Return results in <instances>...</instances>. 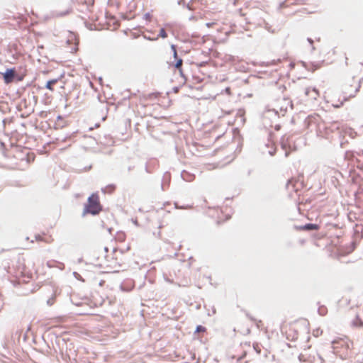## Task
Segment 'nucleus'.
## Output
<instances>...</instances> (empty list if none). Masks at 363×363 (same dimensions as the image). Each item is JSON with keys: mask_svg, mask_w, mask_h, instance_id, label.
Instances as JSON below:
<instances>
[{"mask_svg": "<svg viewBox=\"0 0 363 363\" xmlns=\"http://www.w3.org/2000/svg\"><path fill=\"white\" fill-rule=\"evenodd\" d=\"M16 75V71L14 69H8L5 73L3 74L4 82L6 84H10L13 81Z\"/></svg>", "mask_w": 363, "mask_h": 363, "instance_id": "obj_6", "label": "nucleus"}, {"mask_svg": "<svg viewBox=\"0 0 363 363\" xmlns=\"http://www.w3.org/2000/svg\"><path fill=\"white\" fill-rule=\"evenodd\" d=\"M173 54H174V58L177 59V50H174Z\"/></svg>", "mask_w": 363, "mask_h": 363, "instance_id": "obj_20", "label": "nucleus"}, {"mask_svg": "<svg viewBox=\"0 0 363 363\" xmlns=\"http://www.w3.org/2000/svg\"><path fill=\"white\" fill-rule=\"evenodd\" d=\"M144 17L147 21H150L152 19V15L150 13H145Z\"/></svg>", "mask_w": 363, "mask_h": 363, "instance_id": "obj_15", "label": "nucleus"}, {"mask_svg": "<svg viewBox=\"0 0 363 363\" xmlns=\"http://www.w3.org/2000/svg\"><path fill=\"white\" fill-rule=\"evenodd\" d=\"M327 60H328L327 64L333 62V60L327 59Z\"/></svg>", "mask_w": 363, "mask_h": 363, "instance_id": "obj_21", "label": "nucleus"}, {"mask_svg": "<svg viewBox=\"0 0 363 363\" xmlns=\"http://www.w3.org/2000/svg\"><path fill=\"white\" fill-rule=\"evenodd\" d=\"M320 228H319V225H317V224H313V223H308V224H306L302 227H301V230H318Z\"/></svg>", "mask_w": 363, "mask_h": 363, "instance_id": "obj_10", "label": "nucleus"}, {"mask_svg": "<svg viewBox=\"0 0 363 363\" xmlns=\"http://www.w3.org/2000/svg\"><path fill=\"white\" fill-rule=\"evenodd\" d=\"M183 64V60L181 58L177 59V62L175 64V67L179 69V72H182V66Z\"/></svg>", "mask_w": 363, "mask_h": 363, "instance_id": "obj_12", "label": "nucleus"}, {"mask_svg": "<svg viewBox=\"0 0 363 363\" xmlns=\"http://www.w3.org/2000/svg\"><path fill=\"white\" fill-rule=\"evenodd\" d=\"M35 239L37 242H44L48 244H50L54 241L51 235L45 233L36 234L35 235Z\"/></svg>", "mask_w": 363, "mask_h": 363, "instance_id": "obj_5", "label": "nucleus"}, {"mask_svg": "<svg viewBox=\"0 0 363 363\" xmlns=\"http://www.w3.org/2000/svg\"><path fill=\"white\" fill-rule=\"evenodd\" d=\"M72 12V9L71 7L67 8L64 11H57L55 13L56 17H64L70 14Z\"/></svg>", "mask_w": 363, "mask_h": 363, "instance_id": "obj_9", "label": "nucleus"}, {"mask_svg": "<svg viewBox=\"0 0 363 363\" xmlns=\"http://www.w3.org/2000/svg\"><path fill=\"white\" fill-rule=\"evenodd\" d=\"M342 131L343 133V137L349 136L352 139H354L357 137V133L350 127H342Z\"/></svg>", "mask_w": 363, "mask_h": 363, "instance_id": "obj_7", "label": "nucleus"}, {"mask_svg": "<svg viewBox=\"0 0 363 363\" xmlns=\"http://www.w3.org/2000/svg\"><path fill=\"white\" fill-rule=\"evenodd\" d=\"M102 210V206L100 203L99 196L98 194H92L87 199V203L85 204L83 215L92 214L97 215Z\"/></svg>", "mask_w": 363, "mask_h": 363, "instance_id": "obj_3", "label": "nucleus"}, {"mask_svg": "<svg viewBox=\"0 0 363 363\" xmlns=\"http://www.w3.org/2000/svg\"><path fill=\"white\" fill-rule=\"evenodd\" d=\"M362 155H363V151H362Z\"/></svg>", "mask_w": 363, "mask_h": 363, "instance_id": "obj_22", "label": "nucleus"}, {"mask_svg": "<svg viewBox=\"0 0 363 363\" xmlns=\"http://www.w3.org/2000/svg\"><path fill=\"white\" fill-rule=\"evenodd\" d=\"M360 84L356 81H352L350 84H346L342 88L340 91L335 94L333 96V105L339 108L344 104V102L354 98L359 91Z\"/></svg>", "mask_w": 363, "mask_h": 363, "instance_id": "obj_1", "label": "nucleus"}, {"mask_svg": "<svg viewBox=\"0 0 363 363\" xmlns=\"http://www.w3.org/2000/svg\"><path fill=\"white\" fill-rule=\"evenodd\" d=\"M328 55H335V51L333 50H330L328 52H327Z\"/></svg>", "mask_w": 363, "mask_h": 363, "instance_id": "obj_18", "label": "nucleus"}, {"mask_svg": "<svg viewBox=\"0 0 363 363\" xmlns=\"http://www.w3.org/2000/svg\"><path fill=\"white\" fill-rule=\"evenodd\" d=\"M298 324V320L290 323L284 321L281 325V330L282 333L286 334L288 339L294 340L298 338V335L297 328Z\"/></svg>", "mask_w": 363, "mask_h": 363, "instance_id": "obj_4", "label": "nucleus"}, {"mask_svg": "<svg viewBox=\"0 0 363 363\" xmlns=\"http://www.w3.org/2000/svg\"><path fill=\"white\" fill-rule=\"evenodd\" d=\"M206 330V328L202 325H198L196 329V333H204Z\"/></svg>", "mask_w": 363, "mask_h": 363, "instance_id": "obj_14", "label": "nucleus"}, {"mask_svg": "<svg viewBox=\"0 0 363 363\" xmlns=\"http://www.w3.org/2000/svg\"><path fill=\"white\" fill-rule=\"evenodd\" d=\"M57 79H52V80L48 81L46 84V88L50 91H53L54 90L53 85L57 83Z\"/></svg>", "mask_w": 363, "mask_h": 363, "instance_id": "obj_11", "label": "nucleus"}, {"mask_svg": "<svg viewBox=\"0 0 363 363\" xmlns=\"http://www.w3.org/2000/svg\"><path fill=\"white\" fill-rule=\"evenodd\" d=\"M216 22H211V23H207L206 24V26L208 27V28H211L213 27L214 25H216Z\"/></svg>", "mask_w": 363, "mask_h": 363, "instance_id": "obj_16", "label": "nucleus"}, {"mask_svg": "<svg viewBox=\"0 0 363 363\" xmlns=\"http://www.w3.org/2000/svg\"><path fill=\"white\" fill-rule=\"evenodd\" d=\"M354 324H355L356 325H358V326H360V327L363 326V322H362V321H361V320H359V321H358V323H355Z\"/></svg>", "mask_w": 363, "mask_h": 363, "instance_id": "obj_17", "label": "nucleus"}, {"mask_svg": "<svg viewBox=\"0 0 363 363\" xmlns=\"http://www.w3.org/2000/svg\"><path fill=\"white\" fill-rule=\"evenodd\" d=\"M352 346V342L346 336L337 337L332 342V347L334 353L342 359H346Z\"/></svg>", "mask_w": 363, "mask_h": 363, "instance_id": "obj_2", "label": "nucleus"}, {"mask_svg": "<svg viewBox=\"0 0 363 363\" xmlns=\"http://www.w3.org/2000/svg\"><path fill=\"white\" fill-rule=\"evenodd\" d=\"M171 48L173 52H174V50H177L176 46L174 45H172Z\"/></svg>", "mask_w": 363, "mask_h": 363, "instance_id": "obj_19", "label": "nucleus"}, {"mask_svg": "<svg viewBox=\"0 0 363 363\" xmlns=\"http://www.w3.org/2000/svg\"><path fill=\"white\" fill-rule=\"evenodd\" d=\"M305 94L311 99H316L319 96V91L315 88H307Z\"/></svg>", "mask_w": 363, "mask_h": 363, "instance_id": "obj_8", "label": "nucleus"}, {"mask_svg": "<svg viewBox=\"0 0 363 363\" xmlns=\"http://www.w3.org/2000/svg\"><path fill=\"white\" fill-rule=\"evenodd\" d=\"M159 37L162 38H166L167 37V34L164 28L160 29Z\"/></svg>", "mask_w": 363, "mask_h": 363, "instance_id": "obj_13", "label": "nucleus"}]
</instances>
